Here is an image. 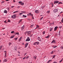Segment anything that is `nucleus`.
<instances>
[{
    "label": "nucleus",
    "instance_id": "f257e3e1",
    "mask_svg": "<svg viewBox=\"0 0 63 63\" xmlns=\"http://www.w3.org/2000/svg\"><path fill=\"white\" fill-rule=\"evenodd\" d=\"M11 17L13 19H15V18H16V15H13L11 16Z\"/></svg>",
    "mask_w": 63,
    "mask_h": 63
},
{
    "label": "nucleus",
    "instance_id": "f03ea898",
    "mask_svg": "<svg viewBox=\"0 0 63 63\" xmlns=\"http://www.w3.org/2000/svg\"><path fill=\"white\" fill-rule=\"evenodd\" d=\"M58 11V9H55L53 10V12H54V13H57Z\"/></svg>",
    "mask_w": 63,
    "mask_h": 63
},
{
    "label": "nucleus",
    "instance_id": "7ed1b4c3",
    "mask_svg": "<svg viewBox=\"0 0 63 63\" xmlns=\"http://www.w3.org/2000/svg\"><path fill=\"white\" fill-rule=\"evenodd\" d=\"M18 2L19 4H20L21 5H23L24 4L23 2H22V1H19Z\"/></svg>",
    "mask_w": 63,
    "mask_h": 63
},
{
    "label": "nucleus",
    "instance_id": "20e7f679",
    "mask_svg": "<svg viewBox=\"0 0 63 63\" xmlns=\"http://www.w3.org/2000/svg\"><path fill=\"white\" fill-rule=\"evenodd\" d=\"M30 39L29 38V37H28L27 39L26 40V41L27 42L28 41H30Z\"/></svg>",
    "mask_w": 63,
    "mask_h": 63
},
{
    "label": "nucleus",
    "instance_id": "39448f33",
    "mask_svg": "<svg viewBox=\"0 0 63 63\" xmlns=\"http://www.w3.org/2000/svg\"><path fill=\"white\" fill-rule=\"evenodd\" d=\"M39 11L38 10H36L35 11V13H36V14H39Z\"/></svg>",
    "mask_w": 63,
    "mask_h": 63
},
{
    "label": "nucleus",
    "instance_id": "423d86ee",
    "mask_svg": "<svg viewBox=\"0 0 63 63\" xmlns=\"http://www.w3.org/2000/svg\"><path fill=\"white\" fill-rule=\"evenodd\" d=\"M54 43V44H56V41H55V40L54 39H53V41L51 42V44H52V43Z\"/></svg>",
    "mask_w": 63,
    "mask_h": 63
},
{
    "label": "nucleus",
    "instance_id": "0eeeda50",
    "mask_svg": "<svg viewBox=\"0 0 63 63\" xmlns=\"http://www.w3.org/2000/svg\"><path fill=\"white\" fill-rule=\"evenodd\" d=\"M58 28V27L56 26L55 27L54 29V31H55Z\"/></svg>",
    "mask_w": 63,
    "mask_h": 63
},
{
    "label": "nucleus",
    "instance_id": "6e6552de",
    "mask_svg": "<svg viewBox=\"0 0 63 63\" xmlns=\"http://www.w3.org/2000/svg\"><path fill=\"white\" fill-rule=\"evenodd\" d=\"M36 28L35 29H37V28H39V27H40V26H39V25H36Z\"/></svg>",
    "mask_w": 63,
    "mask_h": 63
},
{
    "label": "nucleus",
    "instance_id": "1a4fd4ad",
    "mask_svg": "<svg viewBox=\"0 0 63 63\" xmlns=\"http://www.w3.org/2000/svg\"><path fill=\"white\" fill-rule=\"evenodd\" d=\"M17 47H14V50L15 51H17Z\"/></svg>",
    "mask_w": 63,
    "mask_h": 63
},
{
    "label": "nucleus",
    "instance_id": "9d476101",
    "mask_svg": "<svg viewBox=\"0 0 63 63\" xmlns=\"http://www.w3.org/2000/svg\"><path fill=\"white\" fill-rule=\"evenodd\" d=\"M28 45V43H26V44L25 45V48L27 47Z\"/></svg>",
    "mask_w": 63,
    "mask_h": 63
},
{
    "label": "nucleus",
    "instance_id": "9b49d317",
    "mask_svg": "<svg viewBox=\"0 0 63 63\" xmlns=\"http://www.w3.org/2000/svg\"><path fill=\"white\" fill-rule=\"evenodd\" d=\"M59 3V1H54V4H57V3Z\"/></svg>",
    "mask_w": 63,
    "mask_h": 63
},
{
    "label": "nucleus",
    "instance_id": "f8f14e48",
    "mask_svg": "<svg viewBox=\"0 0 63 63\" xmlns=\"http://www.w3.org/2000/svg\"><path fill=\"white\" fill-rule=\"evenodd\" d=\"M22 39V37H20L19 39L18 42H19L20 41H21V39Z\"/></svg>",
    "mask_w": 63,
    "mask_h": 63
},
{
    "label": "nucleus",
    "instance_id": "ddd939ff",
    "mask_svg": "<svg viewBox=\"0 0 63 63\" xmlns=\"http://www.w3.org/2000/svg\"><path fill=\"white\" fill-rule=\"evenodd\" d=\"M24 27H24V26H23L21 28V30H23V29L24 28Z\"/></svg>",
    "mask_w": 63,
    "mask_h": 63
},
{
    "label": "nucleus",
    "instance_id": "4468645a",
    "mask_svg": "<svg viewBox=\"0 0 63 63\" xmlns=\"http://www.w3.org/2000/svg\"><path fill=\"white\" fill-rule=\"evenodd\" d=\"M15 37V35H13L11 36V37H10V38L11 39H12V38H14Z\"/></svg>",
    "mask_w": 63,
    "mask_h": 63
},
{
    "label": "nucleus",
    "instance_id": "2eb2a0df",
    "mask_svg": "<svg viewBox=\"0 0 63 63\" xmlns=\"http://www.w3.org/2000/svg\"><path fill=\"white\" fill-rule=\"evenodd\" d=\"M37 39H38V40H39V41H41V39L40 37H38Z\"/></svg>",
    "mask_w": 63,
    "mask_h": 63
},
{
    "label": "nucleus",
    "instance_id": "dca6fc26",
    "mask_svg": "<svg viewBox=\"0 0 63 63\" xmlns=\"http://www.w3.org/2000/svg\"><path fill=\"white\" fill-rule=\"evenodd\" d=\"M28 32V35H30L31 34V32L30 31H27Z\"/></svg>",
    "mask_w": 63,
    "mask_h": 63
},
{
    "label": "nucleus",
    "instance_id": "f3484780",
    "mask_svg": "<svg viewBox=\"0 0 63 63\" xmlns=\"http://www.w3.org/2000/svg\"><path fill=\"white\" fill-rule=\"evenodd\" d=\"M7 57V53H5L4 55V57L6 58Z\"/></svg>",
    "mask_w": 63,
    "mask_h": 63
},
{
    "label": "nucleus",
    "instance_id": "a211bd4d",
    "mask_svg": "<svg viewBox=\"0 0 63 63\" xmlns=\"http://www.w3.org/2000/svg\"><path fill=\"white\" fill-rule=\"evenodd\" d=\"M57 46H54L53 45V46L52 47H53V48H56V47H57Z\"/></svg>",
    "mask_w": 63,
    "mask_h": 63
},
{
    "label": "nucleus",
    "instance_id": "6ab92c4d",
    "mask_svg": "<svg viewBox=\"0 0 63 63\" xmlns=\"http://www.w3.org/2000/svg\"><path fill=\"white\" fill-rule=\"evenodd\" d=\"M7 12L8 11H7V10H4V13H5L6 14H7Z\"/></svg>",
    "mask_w": 63,
    "mask_h": 63
},
{
    "label": "nucleus",
    "instance_id": "aec40b11",
    "mask_svg": "<svg viewBox=\"0 0 63 63\" xmlns=\"http://www.w3.org/2000/svg\"><path fill=\"white\" fill-rule=\"evenodd\" d=\"M24 34L25 35H26V34H28V32L27 31L26 32H24Z\"/></svg>",
    "mask_w": 63,
    "mask_h": 63
},
{
    "label": "nucleus",
    "instance_id": "412c9836",
    "mask_svg": "<svg viewBox=\"0 0 63 63\" xmlns=\"http://www.w3.org/2000/svg\"><path fill=\"white\" fill-rule=\"evenodd\" d=\"M7 60V59H6L4 60L3 61V62H7V61H8V60Z\"/></svg>",
    "mask_w": 63,
    "mask_h": 63
},
{
    "label": "nucleus",
    "instance_id": "4be33fe9",
    "mask_svg": "<svg viewBox=\"0 0 63 63\" xmlns=\"http://www.w3.org/2000/svg\"><path fill=\"white\" fill-rule=\"evenodd\" d=\"M50 37L49 35H48L47 36L45 37L46 38H49V37Z\"/></svg>",
    "mask_w": 63,
    "mask_h": 63
},
{
    "label": "nucleus",
    "instance_id": "5701e85b",
    "mask_svg": "<svg viewBox=\"0 0 63 63\" xmlns=\"http://www.w3.org/2000/svg\"><path fill=\"white\" fill-rule=\"evenodd\" d=\"M33 58L34 59H36V58H37V57H36V56H34L33 57Z\"/></svg>",
    "mask_w": 63,
    "mask_h": 63
},
{
    "label": "nucleus",
    "instance_id": "b1692460",
    "mask_svg": "<svg viewBox=\"0 0 63 63\" xmlns=\"http://www.w3.org/2000/svg\"><path fill=\"white\" fill-rule=\"evenodd\" d=\"M23 16L24 17H27V16H26L24 15H23Z\"/></svg>",
    "mask_w": 63,
    "mask_h": 63
},
{
    "label": "nucleus",
    "instance_id": "393cba45",
    "mask_svg": "<svg viewBox=\"0 0 63 63\" xmlns=\"http://www.w3.org/2000/svg\"><path fill=\"white\" fill-rule=\"evenodd\" d=\"M45 6H43L41 7V9H44V8H45Z\"/></svg>",
    "mask_w": 63,
    "mask_h": 63
},
{
    "label": "nucleus",
    "instance_id": "a878e982",
    "mask_svg": "<svg viewBox=\"0 0 63 63\" xmlns=\"http://www.w3.org/2000/svg\"><path fill=\"white\" fill-rule=\"evenodd\" d=\"M52 29H53V28H51L50 29V32L51 31H52Z\"/></svg>",
    "mask_w": 63,
    "mask_h": 63
},
{
    "label": "nucleus",
    "instance_id": "bb28decb",
    "mask_svg": "<svg viewBox=\"0 0 63 63\" xmlns=\"http://www.w3.org/2000/svg\"><path fill=\"white\" fill-rule=\"evenodd\" d=\"M22 21V19H21L20 21H19V23H20V22H21V21Z\"/></svg>",
    "mask_w": 63,
    "mask_h": 63
},
{
    "label": "nucleus",
    "instance_id": "cd10ccee",
    "mask_svg": "<svg viewBox=\"0 0 63 63\" xmlns=\"http://www.w3.org/2000/svg\"><path fill=\"white\" fill-rule=\"evenodd\" d=\"M61 32V31H60L59 32V36L60 35V33Z\"/></svg>",
    "mask_w": 63,
    "mask_h": 63
},
{
    "label": "nucleus",
    "instance_id": "c85d7f7f",
    "mask_svg": "<svg viewBox=\"0 0 63 63\" xmlns=\"http://www.w3.org/2000/svg\"><path fill=\"white\" fill-rule=\"evenodd\" d=\"M18 12V11H15L13 13V14H15V13H17V12Z\"/></svg>",
    "mask_w": 63,
    "mask_h": 63
},
{
    "label": "nucleus",
    "instance_id": "c756f323",
    "mask_svg": "<svg viewBox=\"0 0 63 63\" xmlns=\"http://www.w3.org/2000/svg\"><path fill=\"white\" fill-rule=\"evenodd\" d=\"M31 13H30L29 14H27V15L28 16H30V15H31Z\"/></svg>",
    "mask_w": 63,
    "mask_h": 63
},
{
    "label": "nucleus",
    "instance_id": "7c9ffc66",
    "mask_svg": "<svg viewBox=\"0 0 63 63\" xmlns=\"http://www.w3.org/2000/svg\"><path fill=\"white\" fill-rule=\"evenodd\" d=\"M51 61V60H49L47 62V63H49V62H50Z\"/></svg>",
    "mask_w": 63,
    "mask_h": 63
},
{
    "label": "nucleus",
    "instance_id": "2f4dec72",
    "mask_svg": "<svg viewBox=\"0 0 63 63\" xmlns=\"http://www.w3.org/2000/svg\"><path fill=\"white\" fill-rule=\"evenodd\" d=\"M56 55H54L53 56V58H52V59H53V58H55V56Z\"/></svg>",
    "mask_w": 63,
    "mask_h": 63
},
{
    "label": "nucleus",
    "instance_id": "473e14b6",
    "mask_svg": "<svg viewBox=\"0 0 63 63\" xmlns=\"http://www.w3.org/2000/svg\"><path fill=\"white\" fill-rule=\"evenodd\" d=\"M2 47L3 46H1L0 47V50H1V49H2Z\"/></svg>",
    "mask_w": 63,
    "mask_h": 63
},
{
    "label": "nucleus",
    "instance_id": "72a5a7b5",
    "mask_svg": "<svg viewBox=\"0 0 63 63\" xmlns=\"http://www.w3.org/2000/svg\"><path fill=\"white\" fill-rule=\"evenodd\" d=\"M33 26L34 25H31L30 26V27H31V28H32V27H33Z\"/></svg>",
    "mask_w": 63,
    "mask_h": 63
},
{
    "label": "nucleus",
    "instance_id": "f704fd0d",
    "mask_svg": "<svg viewBox=\"0 0 63 63\" xmlns=\"http://www.w3.org/2000/svg\"><path fill=\"white\" fill-rule=\"evenodd\" d=\"M36 44H37V45H38V44H39V42H36Z\"/></svg>",
    "mask_w": 63,
    "mask_h": 63
},
{
    "label": "nucleus",
    "instance_id": "c9c22d12",
    "mask_svg": "<svg viewBox=\"0 0 63 63\" xmlns=\"http://www.w3.org/2000/svg\"><path fill=\"white\" fill-rule=\"evenodd\" d=\"M21 13H25V12L24 11H21Z\"/></svg>",
    "mask_w": 63,
    "mask_h": 63
},
{
    "label": "nucleus",
    "instance_id": "e433bc0d",
    "mask_svg": "<svg viewBox=\"0 0 63 63\" xmlns=\"http://www.w3.org/2000/svg\"><path fill=\"white\" fill-rule=\"evenodd\" d=\"M60 48L61 49H63V46H61L60 47Z\"/></svg>",
    "mask_w": 63,
    "mask_h": 63
},
{
    "label": "nucleus",
    "instance_id": "4c0bfd02",
    "mask_svg": "<svg viewBox=\"0 0 63 63\" xmlns=\"http://www.w3.org/2000/svg\"><path fill=\"white\" fill-rule=\"evenodd\" d=\"M53 52H54V51H52L51 52V54H53Z\"/></svg>",
    "mask_w": 63,
    "mask_h": 63
},
{
    "label": "nucleus",
    "instance_id": "58836bf2",
    "mask_svg": "<svg viewBox=\"0 0 63 63\" xmlns=\"http://www.w3.org/2000/svg\"><path fill=\"white\" fill-rule=\"evenodd\" d=\"M17 38H18L17 37L15 38V40H16L17 39Z\"/></svg>",
    "mask_w": 63,
    "mask_h": 63
},
{
    "label": "nucleus",
    "instance_id": "ea45409f",
    "mask_svg": "<svg viewBox=\"0 0 63 63\" xmlns=\"http://www.w3.org/2000/svg\"><path fill=\"white\" fill-rule=\"evenodd\" d=\"M50 12V11H47V14H49V13Z\"/></svg>",
    "mask_w": 63,
    "mask_h": 63
},
{
    "label": "nucleus",
    "instance_id": "a19ab883",
    "mask_svg": "<svg viewBox=\"0 0 63 63\" xmlns=\"http://www.w3.org/2000/svg\"><path fill=\"white\" fill-rule=\"evenodd\" d=\"M7 9L8 11H9V10H10V8H7Z\"/></svg>",
    "mask_w": 63,
    "mask_h": 63
},
{
    "label": "nucleus",
    "instance_id": "79ce46f5",
    "mask_svg": "<svg viewBox=\"0 0 63 63\" xmlns=\"http://www.w3.org/2000/svg\"><path fill=\"white\" fill-rule=\"evenodd\" d=\"M22 14H23V13H20L19 14V15H22Z\"/></svg>",
    "mask_w": 63,
    "mask_h": 63
},
{
    "label": "nucleus",
    "instance_id": "37998d69",
    "mask_svg": "<svg viewBox=\"0 0 63 63\" xmlns=\"http://www.w3.org/2000/svg\"><path fill=\"white\" fill-rule=\"evenodd\" d=\"M45 31H44L43 32V35L45 34Z\"/></svg>",
    "mask_w": 63,
    "mask_h": 63
},
{
    "label": "nucleus",
    "instance_id": "c03bdc74",
    "mask_svg": "<svg viewBox=\"0 0 63 63\" xmlns=\"http://www.w3.org/2000/svg\"><path fill=\"white\" fill-rule=\"evenodd\" d=\"M58 4H63V3H62L61 2H59L58 3Z\"/></svg>",
    "mask_w": 63,
    "mask_h": 63
},
{
    "label": "nucleus",
    "instance_id": "a18cd8bd",
    "mask_svg": "<svg viewBox=\"0 0 63 63\" xmlns=\"http://www.w3.org/2000/svg\"><path fill=\"white\" fill-rule=\"evenodd\" d=\"M43 17H41V18H40V20L42 19H43Z\"/></svg>",
    "mask_w": 63,
    "mask_h": 63
},
{
    "label": "nucleus",
    "instance_id": "49530a36",
    "mask_svg": "<svg viewBox=\"0 0 63 63\" xmlns=\"http://www.w3.org/2000/svg\"><path fill=\"white\" fill-rule=\"evenodd\" d=\"M19 33H18V32H16V34H15V35H16V34L17 35H19Z\"/></svg>",
    "mask_w": 63,
    "mask_h": 63
},
{
    "label": "nucleus",
    "instance_id": "de8ad7c7",
    "mask_svg": "<svg viewBox=\"0 0 63 63\" xmlns=\"http://www.w3.org/2000/svg\"><path fill=\"white\" fill-rule=\"evenodd\" d=\"M26 57V56L24 58H23V60H24V59H25Z\"/></svg>",
    "mask_w": 63,
    "mask_h": 63
},
{
    "label": "nucleus",
    "instance_id": "09e8293b",
    "mask_svg": "<svg viewBox=\"0 0 63 63\" xmlns=\"http://www.w3.org/2000/svg\"><path fill=\"white\" fill-rule=\"evenodd\" d=\"M28 58H29V56H28L27 57H26V59H28Z\"/></svg>",
    "mask_w": 63,
    "mask_h": 63
},
{
    "label": "nucleus",
    "instance_id": "8fccbe9b",
    "mask_svg": "<svg viewBox=\"0 0 63 63\" xmlns=\"http://www.w3.org/2000/svg\"><path fill=\"white\" fill-rule=\"evenodd\" d=\"M11 33H14V31H12L11 32Z\"/></svg>",
    "mask_w": 63,
    "mask_h": 63
},
{
    "label": "nucleus",
    "instance_id": "3c124183",
    "mask_svg": "<svg viewBox=\"0 0 63 63\" xmlns=\"http://www.w3.org/2000/svg\"><path fill=\"white\" fill-rule=\"evenodd\" d=\"M52 23H51L50 24V26H51V25H52Z\"/></svg>",
    "mask_w": 63,
    "mask_h": 63
},
{
    "label": "nucleus",
    "instance_id": "603ef678",
    "mask_svg": "<svg viewBox=\"0 0 63 63\" xmlns=\"http://www.w3.org/2000/svg\"><path fill=\"white\" fill-rule=\"evenodd\" d=\"M54 5V4H53L52 3V7H53Z\"/></svg>",
    "mask_w": 63,
    "mask_h": 63
},
{
    "label": "nucleus",
    "instance_id": "864d4df0",
    "mask_svg": "<svg viewBox=\"0 0 63 63\" xmlns=\"http://www.w3.org/2000/svg\"><path fill=\"white\" fill-rule=\"evenodd\" d=\"M5 2V1H2V2H1L2 3H4Z\"/></svg>",
    "mask_w": 63,
    "mask_h": 63
},
{
    "label": "nucleus",
    "instance_id": "5fc2aeb1",
    "mask_svg": "<svg viewBox=\"0 0 63 63\" xmlns=\"http://www.w3.org/2000/svg\"><path fill=\"white\" fill-rule=\"evenodd\" d=\"M34 45H36V42L34 43Z\"/></svg>",
    "mask_w": 63,
    "mask_h": 63
},
{
    "label": "nucleus",
    "instance_id": "6e6d98bb",
    "mask_svg": "<svg viewBox=\"0 0 63 63\" xmlns=\"http://www.w3.org/2000/svg\"><path fill=\"white\" fill-rule=\"evenodd\" d=\"M8 22H10V20L9 19L8 20Z\"/></svg>",
    "mask_w": 63,
    "mask_h": 63
},
{
    "label": "nucleus",
    "instance_id": "4d7b16f0",
    "mask_svg": "<svg viewBox=\"0 0 63 63\" xmlns=\"http://www.w3.org/2000/svg\"><path fill=\"white\" fill-rule=\"evenodd\" d=\"M30 16H33V14H31V15H30Z\"/></svg>",
    "mask_w": 63,
    "mask_h": 63
},
{
    "label": "nucleus",
    "instance_id": "13d9d810",
    "mask_svg": "<svg viewBox=\"0 0 63 63\" xmlns=\"http://www.w3.org/2000/svg\"><path fill=\"white\" fill-rule=\"evenodd\" d=\"M9 46H10V45H11V43L10 42L9 44Z\"/></svg>",
    "mask_w": 63,
    "mask_h": 63
},
{
    "label": "nucleus",
    "instance_id": "bf43d9fd",
    "mask_svg": "<svg viewBox=\"0 0 63 63\" xmlns=\"http://www.w3.org/2000/svg\"><path fill=\"white\" fill-rule=\"evenodd\" d=\"M59 28H62V26H60L59 27Z\"/></svg>",
    "mask_w": 63,
    "mask_h": 63
},
{
    "label": "nucleus",
    "instance_id": "052dcab7",
    "mask_svg": "<svg viewBox=\"0 0 63 63\" xmlns=\"http://www.w3.org/2000/svg\"><path fill=\"white\" fill-rule=\"evenodd\" d=\"M53 63H57L56 62H54Z\"/></svg>",
    "mask_w": 63,
    "mask_h": 63
},
{
    "label": "nucleus",
    "instance_id": "680f3d73",
    "mask_svg": "<svg viewBox=\"0 0 63 63\" xmlns=\"http://www.w3.org/2000/svg\"><path fill=\"white\" fill-rule=\"evenodd\" d=\"M32 19H34V17L32 16Z\"/></svg>",
    "mask_w": 63,
    "mask_h": 63
},
{
    "label": "nucleus",
    "instance_id": "e2e57ef3",
    "mask_svg": "<svg viewBox=\"0 0 63 63\" xmlns=\"http://www.w3.org/2000/svg\"><path fill=\"white\" fill-rule=\"evenodd\" d=\"M18 53L19 54L20 53V52H19L18 51Z\"/></svg>",
    "mask_w": 63,
    "mask_h": 63
},
{
    "label": "nucleus",
    "instance_id": "0e129e2a",
    "mask_svg": "<svg viewBox=\"0 0 63 63\" xmlns=\"http://www.w3.org/2000/svg\"><path fill=\"white\" fill-rule=\"evenodd\" d=\"M62 61V60H61V61L60 62H60H61Z\"/></svg>",
    "mask_w": 63,
    "mask_h": 63
},
{
    "label": "nucleus",
    "instance_id": "69168bd1",
    "mask_svg": "<svg viewBox=\"0 0 63 63\" xmlns=\"http://www.w3.org/2000/svg\"><path fill=\"white\" fill-rule=\"evenodd\" d=\"M27 53H25L24 54L25 55H25H26V54Z\"/></svg>",
    "mask_w": 63,
    "mask_h": 63
},
{
    "label": "nucleus",
    "instance_id": "338daca9",
    "mask_svg": "<svg viewBox=\"0 0 63 63\" xmlns=\"http://www.w3.org/2000/svg\"><path fill=\"white\" fill-rule=\"evenodd\" d=\"M12 8H13V7H14V6H11Z\"/></svg>",
    "mask_w": 63,
    "mask_h": 63
},
{
    "label": "nucleus",
    "instance_id": "774afa93",
    "mask_svg": "<svg viewBox=\"0 0 63 63\" xmlns=\"http://www.w3.org/2000/svg\"><path fill=\"white\" fill-rule=\"evenodd\" d=\"M62 22V23H63V20H61Z\"/></svg>",
    "mask_w": 63,
    "mask_h": 63
}]
</instances>
